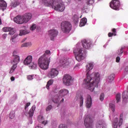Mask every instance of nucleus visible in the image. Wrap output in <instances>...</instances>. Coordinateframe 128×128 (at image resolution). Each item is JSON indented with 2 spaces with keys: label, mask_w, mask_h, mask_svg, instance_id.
Instances as JSON below:
<instances>
[{
  "label": "nucleus",
  "mask_w": 128,
  "mask_h": 128,
  "mask_svg": "<svg viewBox=\"0 0 128 128\" xmlns=\"http://www.w3.org/2000/svg\"><path fill=\"white\" fill-rule=\"evenodd\" d=\"M94 62H90L86 65V78L84 81L85 88L90 92H94V87L98 88L100 80V73L93 72L90 75V72L94 68Z\"/></svg>",
  "instance_id": "f257e3e1"
},
{
  "label": "nucleus",
  "mask_w": 128,
  "mask_h": 128,
  "mask_svg": "<svg viewBox=\"0 0 128 128\" xmlns=\"http://www.w3.org/2000/svg\"><path fill=\"white\" fill-rule=\"evenodd\" d=\"M46 6H52L57 12H64L66 8L62 0H40Z\"/></svg>",
  "instance_id": "f03ea898"
},
{
  "label": "nucleus",
  "mask_w": 128,
  "mask_h": 128,
  "mask_svg": "<svg viewBox=\"0 0 128 128\" xmlns=\"http://www.w3.org/2000/svg\"><path fill=\"white\" fill-rule=\"evenodd\" d=\"M74 54L78 62H82L86 56V50L80 47H77L74 49Z\"/></svg>",
  "instance_id": "7ed1b4c3"
},
{
  "label": "nucleus",
  "mask_w": 128,
  "mask_h": 128,
  "mask_svg": "<svg viewBox=\"0 0 128 128\" xmlns=\"http://www.w3.org/2000/svg\"><path fill=\"white\" fill-rule=\"evenodd\" d=\"M38 65L43 70H46L48 69V66L50 62V60L48 58L40 57L38 61Z\"/></svg>",
  "instance_id": "20e7f679"
},
{
  "label": "nucleus",
  "mask_w": 128,
  "mask_h": 128,
  "mask_svg": "<svg viewBox=\"0 0 128 128\" xmlns=\"http://www.w3.org/2000/svg\"><path fill=\"white\" fill-rule=\"evenodd\" d=\"M70 94V91L68 90L63 88L60 90L58 93V95H56L52 97V100L53 102L55 104H58L60 102V98L68 96Z\"/></svg>",
  "instance_id": "39448f33"
},
{
  "label": "nucleus",
  "mask_w": 128,
  "mask_h": 128,
  "mask_svg": "<svg viewBox=\"0 0 128 128\" xmlns=\"http://www.w3.org/2000/svg\"><path fill=\"white\" fill-rule=\"evenodd\" d=\"M24 64H26V66H28L32 70H34V68H36L37 64L36 62H32V56H28L24 61Z\"/></svg>",
  "instance_id": "423d86ee"
},
{
  "label": "nucleus",
  "mask_w": 128,
  "mask_h": 128,
  "mask_svg": "<svg viewBox=\"0 0 128 128\" xmlns=\"http://www.w3.org/2000/svg\"><path fill=\"white\" fill-rule=\"evenodd\" d=\"M61 30L63 32H68L72 30V24L68 22H63L61 24Z\"/></svg>",
  "instance_id": "0eeeda50"
},
{
  "label": "nucleus",
  "mask_w": 128,
  "mask_h": 128,
  "mask_svg": "<svg viewBox=\"0 0 128 128\" xmlns=\"http://www.w3.org/2000/svg\"><path fill=\"white\" fill-rule=\"evenodd\" d=\"M62 84L66 86H72V76L68 74L64 75L62 78Z\"/></svg>",
  "instance_id": "6e6552de"
},
{
  "label": "nucleus",
  "mask_w": 128,
  "mask_h": 128,
  "mask_svg": "<svg viewBox=\"0 0 128 128\" xmlns=\"http://www.w3.org/2000/svg\"><path fill=\"white\" fill-rule=\"evenodd\" d=\"M84 125L86 128H94V121L90 116H84Z\"/></svg>",
  "instance_id": "1a4fd4ad"
},
{
  "label": "nucleus",
  "mask_w": 128,
  "mask_h": 128,
  "mask_svg": "<svg viewBox=\"0 0 128 128\" xmlns=\"http://www.w3.org/2000/svg\"><path fill=\"white\" fill-rule=\"evenodd\" d=\"M58 76V70L56 68H50L48 73V76L50 78H54Z\"/></svg>",
  "instance_id": "9d476101"
},
{
  "label": "nucleus",
  "mask_w": 128,
  "mask_h": 128,
  "mask_svg": "<svg viewBox=\"0 0 128 128\" xmlns=\"http://www.w3.org/2000/svg\"><path fill=\"white\" fill-rule=\"evenodd\" d=\"M120 2L118 0H112L110 3V7L115 10H118Z\"/></svg>",
  "instance_id": "9b49d317"
},
{
  "label": "nucleus",
  "mask_w": 128,
  "mask_h": 128,
  "mask_svg": "<svg viewBox=\"0 0 128 128\" xmlns=\"http://www.w3.org/2000/svg\"><path fill=\"white\" fill-rule=\"evenodd\" d=\"M58 31L56 29L50 30L48 32V34L52 40H54V38L58 36Z\"/></svg>",
  "instance_id": "f8f14e48"
},
{
  "label": "nucleus",
  "mask_w": 128,
  "mask_h": 128,
  "mask_svg": "<svg viewBox=\"0 0 128 128\" xmlns=\"http://www.w3.org/2000/svg\"><path fill=\"white\" fill-rule=\"evenodd\" d=\"M14 20L16 24H24V17L22 16H18L15 17L14 19Z\"/></svg>",
  "instance_id": "ddd939ff"
},
{
  "label": "nucleus",
  "mask_w": 128,
  "mask_h": 128,
  "mask_svg": "<svg viewBox=\"0 0 128 128\" xmlns=\"http://www.w3.org/2000/svg\"><path fill=\"white\" fill-rule=\"evenodd\" d=\"M22 16H23V20L24 24H26L32 20V14L30 13H26Z\"/></svg>",
  "instance_id": "4468645a"
},
{
  "label": "nucleus",
  "mask_w": 128,
  "mask_h": 128,
  "mask_svg": "<svg viewBox=\"0 0 128 128\" xmlns=\"http://www.w3.org/2000/svg\"><path fill=\"white\" fill-rule=\"evenodd\" d=\"M16 52H13V56H12V60L11 62L12 64H18V62H20V56L16 54Z\"/></svg>",
  "instance_id": "2eb2a0df"
},
{
  "label": "nucleus",
  "mask_w": 128,
  "mask_h": 128,
  "mask_svg": "<svg viewBox=\"0 0 128 128\" xmlns=\"http://www.w3.org/2000/svg\"><path fill=\"white\" fill-rule=\"evenodd\" d=\"M90 46H92V42H90L86 40H84L82 41V46L83 48H84L88 50V48H90Z\"/></svg>",
  "instance_id": "dca6fc26"
},
{
  "label": "nucleus",
  "mask_w": 128,
  "mask_h": 128,
  "mask_svg": "<svg viewBox=\"0 0 128 128\" xmlns=\"http://www.w3.org/2000/svg\"><path fill=\"white\" fill-rule=\"evenodd\" d=\"M92 96L90 95L87 96V98L86 101V106L88 108H90L92 106Z\"/></svg>",
  "instance_id": "f3484780"
},
{
  "label": "nucleus",
  "mask_w": 128,
  "mask_h": 128,
  "mask_svg": "<svg viewBox=\"0 0 128 128\" xmlns=\"http://www.w3.org/2000/svg\"><path fill=\"white\" fill-rule=\"evenodd\" d=\"M60 64L63 68H66L70 64V61L68 58H64L60 60Z\"/></svg>",
  "instance_id": "a211bd4d"
},
{
  "label": "nucleus",
  "mask_w": 128,
  "mask_h": 128,
  "mask_svg": "<svg viewBox=\"0 0 128 128\" xmlns=\"http://www.w3.org/2000/svg\"><path fill=\"white\" fill-rule=\"evenodd\" d=\"M50 51L49 50H46L44 54L40 56V58H48L49 60H50Z\"/></svg>",
  "instance_id": "6ab92c4d"
},
{
  "label": "nucleus",
  "mask_w": 128,
  "mask_h": 128,
  "mask_svg": "<svg viewBox=\"0 0 128 128\" xmlns=\"http://www.w3.org/2000/svg\"><path fill=\"white\" fill-rule=\"evenodd\" d=\"M96 128H106V123L104 122L101 120L98 121L96 124Z\"/></svg>",
  "instance_id": "aec40b11"
},
{
  "label": "nucleus",
  "mask_w": 128,
  "mask_h": 128,
  "mask_svg": "<svg viewBox=\"0 0 128 128\" xmlns=\"http://www.w3.org/2000/svg\"><path fill=\"white\" fill-rule=\"evenodd\" d=\"M6 2L4 0H0V10H4L6 8Z\"/></svg>",
  "instance_id": "412c9836"
},
{
  "label": "nucleus",
  "mask_w": 128,
  "mask_h": 128,
  "mask_svg": "<svg viewBox=\"0 0 128 128\" xmlns=\"http://www.w3.org/2000/svg\"><path fill=\"white\" fill-rule=\"evenodd\" d=\"M20 4V2L18 0H14L12 2L10 6V8H16L17 6Z\"/></svg>",
  "instance_id": "4be33fe9"
},
{
  "label": "nucleus",
  "mask_w": 128,
  "mask_h": 128,
  "mask_svg": "<svg viewBox=\"0 0 128 128\" xmlns=\"http://www.w3.org/2000/svg\"><path fill=\"white\" fill-rule=\"evenodd\" d=\"M34 110H36V106H34L31 108L29 110L28 114L30 118H32V116H34Z\"/></svg>",
  "instance_id": "5701e85b"
},
{
  "label": "nucleus",
  "mask_w": 128,
  "mask_h": 128,
  "mask_svg": "<svg viewBox=\"0 0 128 128\" xmlns=\"http://www.w3.org/2000/svg\"><path fill=\"white\" fill-rule=\"evenodd\" d=\"M76 98H77V100H79L80 102V106H82V104H84V98L82 96L80 95L76 96Z\"/></svg>",
  "instance_id": "b1692460"
},
{
  "label": "nucleus",
  "mask_w": 128,
  "mask_h": 128,
  "mask_svg": "<svg viewBox=\"0 0 128 128\" xmlns=\"http://www.w3.org/2000/svg\"><path fill=\"white\" fill-rule=\"evenodd\" d=\"M88 22V20L86 18H83L80 20V26H86V22Z\"/></svg>",
  "instance_id": "393cba45"
},
{
  "label": "nucleus",
  "mask_w": 128,
  "mask_h": 128,
  "mask_svg": "<svg viewBox=\"0 0 128 128\" xmlns=\"http://www.w3.org/2000/svg\"><path fill=\"white\" fill-rule=\"evenodd\" d=\"M30 32L28 30H20V36H24L30 34Z\"/></svg>",
  "instance_id": "a878e982"
},
{
  "label": "nucleus",
  "mask_w": 128,
  "mask_h": 128,
  "mask_svg": "<svg viewBox=\"0 0 128 128\" xmlns=\"http://www.w3.org/2000/svg\"><path fill=\"white\" fill-rule=\"evenodd\" d=\"M126 113L124 112L120 114V122L118 124V126H120L122 124V118L124 117V116H126Z\"/></svg>",
  "instance_id": "bb28decb"
},
{
  "label": "nucleus",
  "mask_w": 128,
  "mask_h": 128,
  "mask_svg": "<svg viewBox=\"0 0 128 128\" xmlns=\"http://www.w3.org/2000/svg\"><path fill=\"white\" fill-rule=\"evenodd\" d=\"M51 128H58V122L56 120H53L51 122Z\"/></svg>",
  "instance_id": "cd10ccee"
},
{
  "label": "nucleus",
  "mask_w": 128,
  "mask_h": 128,
  "mask_svg": "<svg viewBox=\"0 0 128 128\" xmlns=\"http://www.w3.org/2000/svg\"><path fill=\"white\" fill-rule=\"evenodd\" d=\"M72 18L74 24H78V15L74 14Z\"/></svg>",
  "instance_id": "c85d7f7f"
},
{
  "label": "nucleus",
  "mask_w": 128,
  "mask_h": 128,
  "mask_svg": "<svg viewBox=\"0 0 128 128\" xmlns=\"http://www.w3.org/2000/svg\"><path fill=\"white\" fill-rule=\"evenodd\" d=\"M118 118H116L113 122V126L114 128H118Z\"/></svg>",
  "instance_id": "c756f323"
},
{
  "label": "nucleus",
  "mask_w": 128,
  "mask_h": 128,
  "mask_svg": "<svg viewBox=\"0 0 128 128\" xmlns=\"http://www.w3.org/2000/svg\"><path fill=\"white\" fill-rule=\"evenodd\" d=\"M114 74H111L110 76H108V80L109 82H112V80L114 79Z\"/></svg>",
  "instance_id": "7c9ffc66"
},
{
  "label": "nucleus",
  "mask_w": 128,
  "mask_h": 128,
  "mask_svg": "<svg viewBox=\"0 0 128 128\" xmlns=\"http://www.w3.org/2000/svg\"><path fill=\"white\" fill-rule=\"evenodd\" d=\"M54 84V80L51 79L49 81H48L46 88L48 90H50V86H52Z\"/></svg>",
  "instance_id": "2f4dec72"
},
{
  "label": "nucleus",
  "mask_w": 128,
  "mask_h": 128,
  "mask_svg": "<svg viewBox=\"0 0 128 128\" xmlns=\"http://www.w3.org/2000/svg\"><path fill=\"white\" fill-rule=\"evenodd\" d=\"M38 120L39 122L41 123L43 120H44V116L40 114L38 116Z\"/></svg>",
  "instance_id": "473e14b6"
},
{
  "label": "nucleus",
  "mask_w": 128,
  "mask_h": 128,
  "mask_svg": "<svg viewBox=\"0 0 128 128\" xmlns=\"http://www.w3.org/2000/svg\"><path fill=\"white\" fill-rule=\"evenodd\" d=\"M13 66H12V68H10V74H12L14 72V70L16 68V64H12Z\"/></svg>",
  "instance_id": "72a5a7b5"
},
{
  "label": "nucleus",
  "mask_w": 128,
  "mask_h": 128,
  "mask_svg": "<svg viewBox=\"0 0 128 128\" xmlns=\"http://www.w3.org/2000/svg\"><path fill=\"white\" fill-rule=\"evenodd\" d=\"M110 110H112V112H114L115 110H116V106H114V104L110 103Z\"/></svg>",
  "instance_id": "f704fd0d"
},
{
  "label": "nucleus",
  "mask_w": 128,
  "mask_h": 128,
  "mask_svg": "<svg viewBox=\"0 0 128 128\" xmlns=\"http://www.w3.org/2000/svg\"><path fill=\"white\" fill-rule=\"evenodd\" d=\"M52 105L48 106L46 108V112L47 114H48V112H50V110H52Z\"/></svg>",
  "instance_id": "c9c22d12"
},
{
  "label": "nucleus",
  "mask_w": 128,
  "mask_h": 128,
  "mask_svg": "<svg viewBox=\"0 0 128 128\" xmlns=\"http://www.w3.org/2000/svg\"><path fill=\"white\" fill-rule=\"evenodd\" d=\"M112 32H113L114 33L109 32L108 34V36H109V38L112 36H116V34L114 33L116 32V28L112 29Z\"/></svg>",
  "instance_id": "e433bc0d"
},
{
  "label": "nucleus",
  "mask_w": 128,
  "mask_h": 128,
  "mask_svg": "<svg viewBox=\"0 0 128 128\" xmlns=\"http://www.w3.org/2000/svg\"><path fill=\"white\" fill-rule=\"evenodd\" d=\"M120 98H121V96L120 93H118L116 94V100L117 104L118 102H120Z\"/></svg>",
  "instance_id": "4c0bfd02"
},
{
  "label": "nucleus",
  "mask_w": 128,
  "mask_h": 128,
  "mask_svg": "<svg viewBox=\"0 0 128 128\" xmlns=\"http://www.w3.org/2000/svg\"><path fill=\"white\" fill-rule=\"evenodd\" d=\"M32 46L31 42H26V43H24L22 44V48H24L26 46Z\"/></svg>",
  "instance_id": "58836bf2"
},
{
  "label": "nucleus",
  "mask_w": 128,
  "mask_h": 128,
  "mask_svg": "<svg viewBox=\"0 0 128 128\" xmlns=\"http://www.w3.org/2000/svg\"><path fill=\"white\" fill-rule=\"evenodd\" d=\"M124 48L122 47L120 49H118L117 51L118 54H122L124 52Z\"/></svg>",
  "instance_id": "ea45409f"
},
{
  "label": "nucleus",
  "mask_w": 128,
  "mask_h": 128,
  "mask_svg": "<svg viewBox=\"0 0 128 128\" xmlns=\"http://www.w3.org/2000/svg\"><path fill=\"white\" fill-rule=\"evenodd\" d=\"M12 30V28H10V27H4L2 28L3 32H10V30Z\"/></svg>",
  "instance_id": "a19ab883"
},
{
  "label": "nucleus",
  "mask_w": 128,
  "mask_h": 128,
  "mask_svg": "<svg viewBox=\"0 0 128 128\" xmlns=\"http://www.w3.org/2000/svg\"><path fill=\"white\" fill-rule=\"evenodd\" d=\"M16 114V112L14 111H12L10 112V118L12 120V118H14V116Z\"/></svg>",
  "instance_id": "79ce46f5"
},
{
  "label": "nucleus",
  "mask_w": 128,
  "mask_h": 128,
  "mask_svg": "<svg viewBox=\"0 0 128 128\" xmlns=\"http://www.w3.org/2000/svg\"><path fill=\"white\" fill-rule=\"evenodd\" d=\"M9 34L10 36H12V34H14L16 32V30L12 28H11V30L9 31Z\"/></svg>",
  "instance_id": "37998d69"
},
{
  "label": "nucleus",
  "mask_w": 128,
  "mask_h": 128,
  "mask_svg": "<svg viewBox=\"0 0 128 128\" xmlns=\"http://www.w3.org/2000/svg\"><path fill=\"white\" fill-rule=\"evenodd\" d=\"M36 28V24H33L30 28V30H34Z\"/></svg>",
  "instance_id": "c03bdc74"
},
{
  "label": "nucleus",
  "mask_w": 128,
  "mask_h": 128,
  "mask_svg": "<svg viewBox=\"0 0 128 128\" xmlns=\"http://www.w3.org/2000/svg\"><path fill=\"white\" fill-rule=\"evenodd\" d=\"M27 80H34V75L27 76Z\"/></svg>",
  "instance_id": "a18cd8bd"
},
{
  "label": "nucleus",
  "mask_w": 128,
  "mask_h": 128,
  "mask_svg": "<svg viewBox=\"0 0 128 128\" xmlns=\"http://www.w3.org/2000/svg\"><path fill=\"white\" fill-rule=\"evenodd\" d=\"M18 37V34H15L14 36H12L10 39L11 42H14V39Z\"/></svg>",
  "instance_id": "49530a36"
},
{
  "label": "nucleus",
  "mask_w": 128,
  "mask_h": 128,
  "mask_svg": "<svg viewBox=\"0 0 128 128\" xmlns=\"http://www.w3.org/2000/svg\"><path fill=\"white\" fill-rule=\"evenodd\" d=\"M30 106V102H28L26 104L24 107L26 110H28V106Z\"/></svg>",
  "instance_id": "de8ad7c7"
},
{
  "label": "nucleus",
  "mask_w": 128,
  "mask_h": 128,
  "mask_svg": "<svg viewBox=\"0 0 128 128\" xmlns=\"http://www.w3.org/2000/svg\"><path fill=\"white\" fill-rule=\"evenodd\" d=\"M94 2V0H87V4H92Z\"/></svg>",
  "instance_id": "09e8293b"
},
{
  "label": "nucleus",
  "mask_w": 128,
  "mask_h": 128,
  "mask_svg": "<svg viewBox=\"0 0 128 128\" xmlns=\"http://www.w3.org/2000/svg\"><path fill=\"white\" fill-rule=\"evenodd\" d=\"M74 70H80V64H77L74 67Z\"/></svg>",
  "instance_id": "8fccbe9b"
},
{
  "label": "nucleus",
  "mask_w": 128,
  "mask_h": 128,
  "mask_svg": "<svg viewBox=\"0 0 128 128\" xmlns=\"http://www.w3.org/2000/svg\"><path fill=\"white\" fill-rule=\"evenodd\" d=\"M100 100L102 101L104 98V94L102 93L100 96Z\"/></svg>",
  "instance_id": "3c124183"
},
{
  "label": "nucleus",
  "mask_w": 128,
  "mask_h": 128,
  "mask_svg": "<svg viewBox=\"0 0 128 128\" xmlns=\"http://www.w3.org/2000/svg\"><path fill=\"white\" fill-rule=\"evenodd\" d=\"M59 128H68V126H66L64 124H60L58 126Z\"/></svg>",
  "instance_id": "603ef678"
},
{
  "label": "nucleus",
  "mask_w": 128,
  "mask_h": 128,
  "mask_svg": "<svg viewBox=\"0 0 128 128\" xmlns=\"http://www.w3.org/2000/svg\"><path fill=\"white\" fill-rule=\"evenodd\" d=\"M34 78H36V80H40V78L38 75H35L34 76Z\"/></svg>",
  "instance_id": "864d4df0"
},
{
  "label": "nucleus",
  "mask_w": 128,
  "mask_h": 128,
  "mask_svg": "<svg viewBox=\"0 0 128 128\" xmlns=\"http://www.w3.org/2000/svg\"><path fill=\"white\" fill-rule=\"evenodd\" d=\"M40 124H44V126H46V124H48V120H44L42 122H40Z\"/></svg>",
  "instance_id": "5fc2aeb1"
},
{
  "label": "nucleus",
  "mask_w": 128,
  "mask_h": 128,
  "mask_svg": "<svg viewBox=\"0 0 128 128\" xmlns=\"http://www.w3.org/2000/svg\"><path fill=\"white\" fill-rule=\"evenodd\" d=\"M120 56H118L116 58V62H120Z\"/></svg>",
  "instance_id": "6e6d98bb"
},
{
  "label": "nucleus",
  "mask_w": 128,
  "mask_h": 128,
  "mask_svg": "<svg viewBox=\"0 0 128 128\" xmlns=\"http://www.w3.org/2000/svg\"><path fill=\"white\" fill-rule=\"evenodd\" d=\"M35 128H42V127L40 126V124H38L36 127Z\"/></svg>",
  "instance_id": "4d7b16f0"
},
{
  "label": "nucleus",
  "mask_w": 128,
  "mask_h": 128,
  "mask_svg": "<svg viewBox=\"0 0 128 128\" xmlns=\"http://www.w3.org/2000/svg\"><path fill=\"white\" fill-rule=\"evenodd\" d=\"M124 71L128 72V66H126L124 68Z\"/></svg>",
  "instance_id": "13d9d810"
},
{
  "label": "nucleus",
  "mask_w": 128,
  "mask_h": 128,
  "mask_svg": "<svg viewBox=\"0 0 128 128\" xmlns=\"http://www.w3.org/2000/svg\"><path fill=\"white\" fill-rule=\"evenodd\" d=\"M10 80H11L12 82H14L15 80V78L14 76H12L10 78Z\"/></svg>",
  "instance_id": "bf43d9fd"
},
{
  "label": "nucleus",
  "mask_w": 128,
  "mask_h": 128,
  "mask_svg": "<svg viewBox=\"0 0 128 128\" xmlns=\"http://www.w3.org/2000/svg\"><path fill=\"white\" fill-rule=\"evenodd\" d=\"M7 34H3V38H6V36H7Z\"/></svg>",
  "instance_id": "052dcab7"
},
{
  "label": "nucleus",
  "mask_w": 128,
  "mask_h": 128,
  "mask_svg": "<svg viewBox=\"0 0 128 128\" xmlns=\"http://www.w3.org/2000/svg\"><path fill=\"white\" fill-rule=\"evenodd\" d=\"M64 98H62V100L60 101V102H64Z\"/></svg>",
  "instance_id": "680f3d73"
},
{
  "label": "nucleus",
  "mask_w": 128,
  "mask_h": 128,
  "mask_svg": "<svg viewBox=\"0 0 128 128\" xmlns=\"http://www.w3.org/2000/svg\"><path fill=\"white\" fill-rule=\"evenodd\" d=\"M30 124H32V120H30Z\"/></svg>",
  "instance_id": "e2e57ef3"
},
{
  "label": "nucleus",
  "mask_w": 128,
  "mask_h": 128,
  "mask_svg": "<svg viewBox=\"0 0 128 128\" xmlns=\"http://www.w3.org/2000/svg\"><path fill=\"white\" fill-rule=\"evenodd\" d=\"M104 48H106V44L104 45Z\"/></svg>",
  "instance_id": "0e129e2a"
},
{
  "label": "nucleus",
  "mask_w": 128,
  "mask_h": 128,
  "mask_svg": "<svg viewBox=\"0 0 128 128\" xmlns=\"http://www.w3.org/2000/svg\"><path fill=\"white\" fill-rule=\"evenodd\" d=\"M0 24H2V20L0 19Z\"/></svg>",
  "instance_id": "69168bd1"
},
{
  "label": "nucleus",
  "mask_w": 128,
  "mask_h": 128,
  "mask_svg": "<svg viewBox=\"0 0 128 128\" xmlns=\"http://www.w3.org/2000/svg\"><path fill=\"white\" fill-rule=\"evenodd\" d=\"M26 40V39H24L23 40H22V42H24Z\"/></svg>",
  "instance_id": "338daca9"
},
{
  "label": "nucleus",
  "mask_w": 128,
  "mask_h": 128,
  "mask_svg": "<svg viewBox=\"0 0 128 128\" xmlns=\"http://www.w3.org/2000/svg\"><path fill=\"white\" fill-rule=\"evenodd\" d=\"M126 128H128V126Z\"/></svg>",
  "instance_id": "774afa93"
}]
</instances>
